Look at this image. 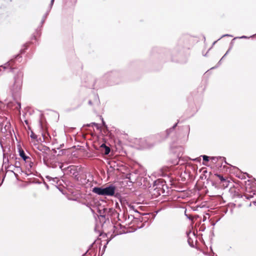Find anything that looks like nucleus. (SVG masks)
I'll use <instances>...</instances> for the list:
<instances>
[{
  "label": "nucleus",
  "instance_id": "1",
  "mask_svg": "<svg viewBox=\"0 0 256 256\" xmlns=\"http://www.w3.org/2000/svg\"><path fill=\"white\" fill-rule=\"evenodd\" d=\"M23 72L19 70L14 76V82L10 87V90L14 99L16 100L18 106L16 108L20 110L21 108V104L19 101L21 96V92L23 81Z\"/></svg>",
  "mask_w": 256,
  "mask_h": 256
},
{
  "label": "nucleus",
  "instance_id": "2",
  "mask_svg": "<svg viewBox=\"0 0 256 256\" xmlns=\"http://www.w3.org/2000/svg\"><path fill=\"white\" fill-rule=\"evenodd\" d=\"M118 76V73L116 71H112L106 73L102 78V80L106 81V84H116L118 82L116 80V77Z\"/></svg>",
  "mask_w": 256,
  "mask_h": 256
},
{
  "label": "nucleus",
  "instance_id": "3",
  "mask_svg": "<svg viewBox=\"0 0 256 256\" xmlns=\"http://www.w3.org/2000/svg\"><path fill=\"white\" fill-rule=\"evenodd\" d=\"M43 162L44 164L48 168H55L58 166L59 169H60L61 170H62V164L57 162L55 158L53 156H51L50 157L48 156L46 158V159H44Z\"/></svg>",
  "mask_w": 256,
  "mask_h": 256
},
{
  "label": "nucleus",
  "instance_id": "4",
  "mask_svg": "<svg viewBox=\"0 0 256 256\" xmlns=\"http://www.w3.org/2000/svg\"><path fill=\"white\" fill-rule=\"evenodd\" d=\"M18 152L20 156L22 158L25 163L26 168L28 170H30L34 165V163L32 161L31 158L25 154L24 150L20 147L18 148Z\"/></svg>",
  "mask_w": 256,
  "mask_h": 256
},
{
  "label": "nucleus",
  "instance_id": "5",
  "mask_svg": "<svg viewBox=\"0 0 256 256\" xmlns=\"http://www.w3.org/2000/svg\"><path fill=\"white\" fill-rule=\"evenodd\" d=\"M38 148L40 152H37V154L40 158L42 156L44 161V159H46L49 156L48 152L50 150V149L48 147L44 146H39Z\"/></svg>",
  "mask_w": 256,
  "mask_h": 256
},
{
  "label": "nucleus",
  "instance_id": "6",
  "mask_svg": "<svg viewBox=\"0 0 256 256\" xmlns=\"http://www.w3.org/2000/svg\"><path fill=\"white\" fill-rule=\"evenodd\" d=\"M178 122L176 123L172 127L170 128L169 129H167L166 132H162L160 134L157 135V136L162 137L160 141L165 140L166 138H168L171 134L174 132L175 128L177 126Z\"/></svg>",
  "mask_w": 256,
  "mask_h": 256
},
{
  "label": "nucleus",
  "instance_id": "7",
  "mask_svg": "<svg viewBox=\"0 0 256 256\" xmlns=\"http://www.w3.org/2000/svg\"><path fill=\"white\" fill-rule=\"evenodd\" d=\"M116 186L113 184H110L105 188H104L103 196H113L114 194Z\"/></svg>",
  "mask_w": 256,
  "mask_h": 256
},
{
  "label": "nucleus",
  "instance_id": "8",
  "mask_svg": "<svg viewBox=\"0 0 256 256\" xmlns=\"http://www.w3.org/2000/svg\"><path fill=\"white\" fill-rule=\"evenodd\" d=\"M107 219L108 220V217L110 216L111 218V220H115L116 218H117L119 220V214L116 210L115 209L111 208H107L106 211V215Z\"/></svg>",
  "mask_w": 256,
  "mask_h": 256
},
{
  "label": "nucleus",
  "instance_id": "9",
  "mask_svg": "<svg viewBox=\"0 0 256 256\" xmlns=\"http://www.w3.org/2000/svg\"><path fill=\"white\" fill-rule=\"evenodd\" d=\"M171 148L172 152L176 154L177 158H180L182 156L184 151V148L182 146H178L176 148L172 146Z\"/></svg>",
  "mask_w": 256,
  "mask_h": 256
},
{
  "label": "nucleus",
  "instance_id": "10",
  "mask_svg": "<svg viewBox=\"0 0 256 256\" xmlns=\"http://www.w3.org/2000/svg\"><path fill=\"white\" fill-rule=\"evenodd\" d=\"M104 188L95 186L92 188V192L98 195L103 196Z\"/></svg>",
  "mask_w": 256,
  "mask_h": 256
},
{
  "label": "nucleus",
  "instance_id": "11",
  "mask_svg": "<svg viewBox=\"0 0 256 256\" xmlns=\"http://www.w3.org/2000/svg\"><path fill=\"white\" fill-rule=\"evenodd\" d=\"M88 80L90 79L92 80V82L90 84V82H88V84L86 85V86L88 87L89 88H94L95 86L96 85V83L98 82H99V80H95L94 81L92 80V78L90 76H88Z\"/></svg>",
  "mask_w": 256,
  "mask_h": 256
},
{
  "label": "nucleus",
  "instance_id": "12",
  "mask_svg": "<svg viewBox=\"0 0 256 256\" xmlns=\"http://www.w3.org/2000/svg\"><path fill=\"white\" fill-rule=\"evenodd\" d=\"M106 211L107 208H104L102 210L98 209V212L100 217L106 218Z\"/></svg>",
  "mask_w": 256,
  "mask_h": 256
},
{
  "label": "nucleus",
  "instance_id": "13",
  "mask_svg": "<svg viewBox=\"0 0 256 256\" xmlns=\"http://www.w3.org/2000/svg\"><path fill=\"white\" fill-rule=\"evenodd\" d=\"M13 61L12 60H11L10 61L8 62L6 64H4V66H2L4 70L8 69V72H12L13 68L10 66V63Z\"/></svg>",
  "mask_w": 256,
  "mask_h": 256
},
{
  "label": "nucleus",
  "instance_id": "14",
  "mask_svg": "<svg viewBox=\"0 0 256 256\" xmlns=\"http://www.w3.org/2000/svg\"><path fill=\"white\" fill-rule=\"evenodd\" d=\"M215 175L219 178L222 182L225 183L224 184L226 185V186H228L229 181L226 180L222 176L218 174H216Z\"/></svg>",
  "mask_w": 256,
  "mask_h": 256
},
{
  "label": "nucleus",
  "instance_id": "15",
  "mask_svg": "<svg viewBox=\"0 0 256 256\" xmlns=\"http://www.w3.org/2000/svg\"><path fill=\"white\" fill-rule=\"evenodd\" d=\"M210 158L214 162H216L219 159H222L223 160H224L225 164H228V163L226 162V159L224 157L212 156Z\"/></svg>",
  "mask_w": 256,
  "mask_h": 256
},
{
  "label": "nucleus",
  "instance_id": "16",
  "mask_svg": "<svg viewBox=\"0 0 256 256\" xmlns=\"http://www.w3.org/2000/svg\"><path fill=\"white\" fill-rule=\"evenodd\" d=\"M131 216H132L134 219H135L136 221H140V222H143L144 220V218H148L147 217H143L141 216H139V217H134L131 215Z\"/></svg>",
  "mask_w": 256,
  "mask_h": 256
},
{
  "label": "nucleus",
  "instance_id": "17",
  "mask_svg": "<svg viewBox=\"0 0 256 256\" xmlns=\"http://www.w3.org/2000/svg\"><path fill=\"white\" fill-rule=\"evenodd\" d=\"M254 196H256V193H254H254L252 194H246L245 196H246V198H247V199H250L251 198H254ZM254 204H256V201H254Z\"/></svg>",
  "mask_w": 256,
  "mask_h": 256
},
{
  "label": "nucleus",
  "instance_id": "18",
  "mask_svg": "<svg viewBox=\"0 0 256 256\" xmlns=\"http://www.w3.org/2000/svg\"><path fill=\"white\" fill-rule=\"evenodd\" d=\"M21 164L20 162L19 161H16L14 166L17 169V168H20Z\"/></svg>",
  "mask_w": 256,
  "mask_h": 256
},
{
  "label": "nucleus",
  "instance_id": "19",
  "mask_svg": "<svg viewBox=\"0 0 256 256\" xmlns=\"http://www.w3.org/2000/svg\"><path fill=\"white\" fill-rule=\"evenodd\" d=\"M96 126V128L98 130L100 129V126H98V124H96V122H92V123H90V124H86V126Z\"/></svg>",
  "mask_w": 256,
  "mask_h": 256
},
{
  "label": "nucleus",
  "instance_id": "20",
  "mask_svg": "<svg viewBox=\"0 0 256 256\" xmlns=\"http://www.w3.org/2000/svg\"><path fill=\"white\" fill-rule=\"evenodd\" d=\"M110 152V148L108 147V146H106V148H104V154H106V155H107V154H108Z\"/></svg>",
  "mask_w": 256,
  "mask_h": 256
},
{
  "label": "nucleus",
  "instance_id": "21",
  "mask_svg": "<svg viewBox=\"0 0 256 256\" xmlns=\"http://www.w3.org/2000/svg\"><path fill=\"white\" fill-rule=\"evenodd\" d=\"M225 36H232L230 35V34H224L222 35L220 38H218L217 40L216 41H214L213 44H212V46H213L214 44H215L217 42L218 40H219L220 39H221L222 38H224V37H225Z\"/></svg>",
  "mask_w": 256,
  "mask_h": 256
},
{
  "label": "nucleus",
  "instance_id": "22",
  "mask_svg": "<svg viewBox=\"0 0 256 256\" xmlns=\"http://www.w3.org/2000/svg\"><path fill=\"white\" fill-rule=\"evenodd\" d=\"M50 10H51V8H50V6L47 12H46V13L43 16L42 19H44L46 20V19L47 18V16L49 14V12H50Z\"/></svg>",
  "mask_w": 256,
  "mask_h": 256
},
{
  "label": "nucleus",
  "instance_id": "23",
  "mask_svg": "<svg viewBox=\"0 0 256 256\" xmlns=\"http://www.w3.org/2000/svg\"><path fill=\"white\" fill-rule=\"evenodd\" d=\"M202 156L203 158L204 161V162H208L209 161L210 157H209L208 156H207L206 155H203V156Z\"/></svg>",
  "mask_w": 256,
  "mask_h": 256
},
{
  "label": "nucleus",
  "instance_id": "24",
  "mask_svg": "<svg viewBox=\"0 0 256 256\" xmlns=\"http://www.w3.org/2000/svg\"><path fill=\"white\" fill-rule=\"evenodd\" d=\"M94 98H95V100H94V102L96 104H98L100 103V100H99L98 95H97V94L94 95Z\"/></svg>",
  "mask_w": 256,
  "mask_h": 256
},
{
  "label": "nucleus",
  "instance_id": "25",
  "mask_svg": "<svg viewBox=\"0 0 256 256\" xmlns=\"http://www.w3.org/2000/svg\"><path fill=\"white\" fill-rule=\"evenodd\" d=\"M30 137L31 138L34 140L37 138V136L32 131L31 132Z\"/></svg>",
  "mask_w": 256,
  "mask_h": 256
},
{
  "label": "nucleus",
  "instance_id": "26",
  "mask_svg": "<svg viewBox=\"0 0 256 256\" xmlns=\"http://www.w3.org/2000/svg\"><path fill=\"white\" fill-rule=\"evenodd\" d=\"M65 152H66L65 149H63V150H60L58 154V156L63 155L64 154V153Z\"/></svg>",
  "mask_w": 256,
  "mask_h": 256
},
{
  "label": "nucleus",
  "instance_id": "27",
  "mask_svg": "<svg viewBox=\"0 0 256 256\" xmlns=\"http://www.w3.org/2000/svg\"><path fill=\"white\" fill-rule=\"evenodd\" d=\"M186 210H185L184 211V215L185 216L188 218L190 220H192V218L191 216H188V214H186Z\"/></svg>",
  "mask_w": 256,
  "mask_h": 256
},
{
  "label": "nucleus",
  "instance_id": "28",
  "mask_svg": "<svg viewBox=\"0 0 256 256\" xmlns=\"http://www.w3.org/2000/svg\"><path fill=\"white\" fill-rule=\"evenodd\" d=\"M222 58H221V59L220 60V61L218 62V63L217 65H216V66H214V67L210 69H214V68H217L219 66H220V65L221 64V62H222Z\"/></svg>",
  "mask_w": 256,
  "mask_h": 256
},
{
  "label": "nucleus",
  "instance_id": "29",
  "mask_svg": "<svg viewBox=\"0 0 256 256\" xmlns=\"http://www.w3.org/2000/svg\"><path fill=\"white\" fill-rule=\"evenodd\" d=\"M205 229H206L205 226L204 224H202L199 230L200 231H202V232H204L205 230Z\"/></svg>",
  "mask_w": 256,
  "mask_h": 256
},
{
  "label": "nucleus",
  "instance_id": "30",
  "mask_svg": "<svg viewBox=\"0 0 256 256\" xmlns=\"http://www.w3.org/2000/svg\"><path fill=\"white\" fill-rule=\"evenodd\" d=\"M8 162V158H6V157L4 156V160H3V164H5L6 162Z\"/></svg>",
  "mask_w": 256,
  "mask_h": 256
},
{
  "label": "nucleus",
  "instance_id": "31",
  "mask_svg": "<svg viewBox=\"0 0 256 256\" xmlns=\"http://www.w3.org/2000/svg\"><path fill=\"white\" fill-rule=\"evenodd\" d=\"M190 240H191V238H188V244L190 245V246L194 247V245L192 244V242H191Z\"/></svg>",
  "mask_w": 256,
  "mask_h": 256
},
{
  "label": "nucleus",
  "instance_id": "32",
  "mask_svg": "<svg viewBox=\"0 0 256 256\" xmlns=\"http://www.w3.org/2000/svg\"><path fill=\"white\" fill-rule=\"evenodd\" d=\"M102 125L104 126V128L108 130V126L106 124V122H104V119L102 118Z\"/></svg>",
  "mask_w": 256,
  "mask_h": 256
},
{
  "label": "nucleus",
  "instance_id": "33",
  "mask_svg": "<svg viewBox=\"0 0 256 256\" xmlns=\"http://www.w3.org/2000/svg\"><path fill=\"white\" fill-rule=\"evenodd\" d=\"M54 0H51L50 3V8H52L54 4Z\"/></svg>",
  "mask_w": 256,
  "mask_h": 256
},
{
  "label": "nucleus",
  "instance_id": "34",
  "mask_svg": "<svg viewBox=\"0 0 256 256\" xmlns=\"http://www.w3.org/2000/svg\"><path fill=\"white\" fill-rule=\"evenodd\" d=\"M10 172L14 173L15 177L18 179V174H16V172H14L13 170H10Z\"/></svg>",
  "mask_w": 256,
  "mask_h": 256
},
{
  "label": "nucleus",
  "instance_id": "35",
  "mask_svg": "<svg viewBox=\"0 0 256 256\" xmlns=\"http://www.w3.org/2000/svg\"><path fill=\"white\" fill-rule=\"evenodd\" d=\"M17 170L20 172H23V170H22V168L21 166L20 167V168H17Z\"/></svg>",
  "mask_w": 256,
  "mask_h": 256
},
{
  "label": "nucleus",
  "instance_id": "36",
  "mask_svg": "<svg viewBox=\"0 0 256 256\" xmlns=\"http://www.w3.org/2000/svg\"><path fill=\"white\" fill-rule=\"evenodd\" d=\"M44 184L47 190L49 189V186L47 184H46L45 182H44Z\"/></svg>",
  "mask_w": 256,
  "mask_h": 256
},
{
  "label": "nucleus",
  "instance_id": "37",
  "mask_svg": "<svg viewBox=\"0 0 256 256\" xmlns=\"http://www.w3.org/2000/svg\"><path fill=\"white\" fill-rule=\"evenodd\" d=\"M240 38H248V37L246 36H243L240 37Z\"/></svg>",
  "mask_w": 256,
  "mask_h": 256
},
{
  "label": "nucleus",
  "instance_id": "38",
  "mask_svg": "<svg viewBox=\"0 0 256 256\" xmlns=\"http://www.w3.org/2000/svg\"><path fill=\"white\" fill-rule=\"evenodd\" d=\"M88 104L92 106V102L91 100H89L88 102Z\"/></svg>",
  "mask_w": 256,
  "mask_h": 256
},
{
  "label": "nucleus",
  "instance_id": "39",
  "mask_svg": "<svg viewBox=\"0 0 256 256\" xmlns=\"http://www.w3.org/2000/svg\"><path fill=\"white\" fill-rule=\"evenodd\" d=\"M72 168H74V166H70L68 167V168H70V172H72V170H73V169Z\"/></svg>",
  "mask_w": 256,
  "mask_h": 256
},
{
  "label": "nucleus",
  "instance_id": "40",
  "mask_svg": "<svg viewBox=\"0 0 256 256\" xmlns=\"http://www.w3.org/2000/svg\"><path fill=\"white\" fill-rule=\"evenodd\" d=\"M44 22H45V20L42 18L41 22H40L42 26Z\"/></svg>",
  "mask_w": 256,
  "mask_h": 256
},
{
  "label": "nucleus",
  "instance_id": "41",
  "mask_svg": "<svg viewBox=\"0 0 256 256\" xmlns=\"http://www.w3.org/2000/svg\"><path fill=\"white\" fill-rule=\"evenodd\" d=\"M106 146H107L106 144H102V145H101V147L102 148H106Z\"/></svg>",
  "mask_w": 256,
  "mask_h": 256
},
{
  "label": "nucleus",
  "instance_id": "42",
  "mask_svg": "<svg viewBox=\"0 0 256 256\" xmlns=\"http://www.w3.org/2000/svg\"><path fill=\"white\" fill-rule=\"evenodd\" d=\"M64 146V144H62L60 145V147L57 148H56L58 150H59L60 148H62V147Z\"/></svg>",
  "mask_w": 256,
  "mask_h": 256
},
{
  "label": "nucleus",
  "instance_id": "43",
  "mask_svg": "<svg viewBox=\"0 0 256 256\" xmlns=\"http://www.w3.org/2000/svg\"><path fill=\"white\" fill-rule=\"evenodd\" d=\"M46 178L48 180H50L51 178H52L50 176H46Z\"/></svg>",
  "mask_w": 256,
  "mask_h": 256
},
{
  "label": "nucleus",
  "instance_id": "44",
  "mask_svg": "<svg viewBox=\"0 0 256 256\" xmlns=\"http://www.w3.org/2000/svg\"><path fill=\"white\" fill-rule=\"evenodd\" d=\"M230 50V48L228 50L227 52H226V53L225 54L226 55H227L228 54V53L229 52Z\"/></svg>",
  "mask_w": 256,
  "mask_h": 256
},
{
  "label": "nucleus",
  "instance_id": "45",
  "mask_svg": "<svg viewBox=\"0 0 256 256\" xmlns=\"http://www.w3.org/2000/svg\"><path fill=\"white\" fill-rule=\"evenodd\" d=\"M56 148H54L52 149V151L54 152V154H56Z\"/></svg>",
  "mask_w": 256,
  "mask_h": 256
},
{
  "label": "nucleus",
  "instance_id": "46",
  "mask_svg": "<svg viewBox=\"0 0 256 256\" xmlns=\"http://www.w3.org/2000/svg\"><path fill=\"white\" fill-rule=\"evenodd\" d=\"M194 161H198V158H196L194 159L193 160Z\"/></svg>",
  "mask_w": 256,
  "mask_h": 256
},
{
  "label": "nucleus",
  "instance_id": "47",
  "mask_svg": "<svg viewBox=\"0 0 256 256\" xmlns=\"http://www.w3.org/2000/svg\"><path fill=\"white\" fill-rule=\"evenodd\" d=\"M206 220V217L204 216V218H203V220H202V221H203V222H204Z\"/></svg>",
  "mask_w": 256,
  "mask_h": 256
},
{
  "label": "nucleus",
  "instance_id": "48",
  "mask_svg": "<svg viewBox=\"0 0 256 256\" xmlns=\"http://www.w3.org/2000/svg\"><path fill=\"white\" fill-rule=\"evenodd\" d=\"M87 252H88V250H87V251H86L84 254L82 255V256H86V254Z\"/></svg>",
  "mask_w": 256,
  "mask_h": 256
},
{
  "label": "nucleus",
  "instance_id": "49",
  "mask_svg": "<svg viewBox=\"0 0 256 256\" xmlns=\"http://www.w3.org/2000/svg\"><path fill=\"white\" fill-rule=\"evenodd\" d=\"M18 57H20V58L21 56H20V54H18V55H16V58H18Z\"/></svg>",
  "mask_w": 256,
  "mask_h": 256
},
{
  "label": "nucleus",
  "instance_id": "50",
  "mask_svg": "<svg viewBox=\"0 0 256 256\" xmlns=\"http://www.w3.org/2000/svg\"><path fill=\"white\" fill-rule=\"evenodd\" d=\"M106 247V244H105V245L104 246L103 249L104 250Z\"/></svg>",
  "mask_w": 256,
  "mask_h": 256
},
{
  "label": "nucleus",
  "instance_id": "51",
  "mask_svg": "<svg viewBox=\"0 0 256 256\" xmlns=\"http://www.w3.org/2000/svg\"><path fill=\"white\" fill-rule=\"evenodd\" d=\"M226 54H224V56L222 58V59H223L224 57H226Z\"/></svg>",
  "mask_w": 256,
  "mask_h": 256
},
{
  "label": "nucleus",
  "instance_id": "52",
  "mask_svg": "<svg viewBox=\"0 0 256 256\" xmlns=\"http://www.w3.org/2000/svg\"><path fill=\"white\" fill-rule=\"evenodd\" d=\"M148 214H144L142 215H143L144 216H147Z\"/></svg>",
  "mask_w": 256,
  "mask_h": 256
},
{
  "label": "nucleus",
  "instance_id": "53",
  "mask_svg": "<svg viewBox=\"0 0 256 256\" xmlns=\"http://www.w3.org/2000/svg\"><path fill=\"white\" fill-rule=\"evenodd\" d=\"M54 178L56 179V181H58V178L56 177V178Z\"/></svg>",
  "mask_w": 256,
  "mask_h": 256
},
{
  "label": "nucleus",
  "instance_id": "54",
  "mask_svg": "<svg viewBox=\"0 0 256 256\" xmlns=\"http://www.w3.org/2000/svg\"><path fill=\"white\" fill-rule=\"evenodd\" d=\"M3 181H4V180H2V182H0V186H1V185L2 184V183Z\"/></svg>",
  "mask_w": 256,
  "mask_h": 256
},
{
  "label": "nucleus",
  "instance_id": "55",
  "mask_svg": "<svg viewBox=\"0 0 256 256\" xmlns=\"http://www.w3.org/2000/svg\"><path fill=\"white\" fill-rule=\"evenodd\" d=\"M144 226V225L142 224V226H139V228H142Z\"/></svg>",
  "mask_w": 256,
  "mask_h": 256
},
{
  "label": "nucleus",
  "instance_id": "56",
  "mask_svg": "<svg viewBox=\"0 0 256 256\" xmlns=\"http://www.w3.org/2000/svg\"><path fill=\"white\" fill-rule=\"evenodd\" d=\"M142 146L144 148V147H146V146H145V145L144 144H142Z\"/></svg>",
  "mask_w": 256,
  "mask_h": 256
},
{
  "label": "nucleus",
  "instance_id": "57",
  "mask_svg": "<svg viewBox=\"0 0 256 256\" xmlns=\"http://www.w3.org/2000/svg\"><path fill=\"white\" fill-rule=\"evenodd\" d=\"M40 125H42V123H41L40 121Z\"/></svg>",
  "mask_w": 256,
  "mask_h": 256
},
{
  "label": "nucleus",
  "instance_id": "58",
  "mask_svg": "<svg viewBox=\"0 0 256 256\" xmlns=\"http://www.w3.org/2000/svg\"><path fill=\"white\" fill-rule=\"evenodd\" d=\"M135 212L139 213L136 210H135Z\"/></svg>",
  "mask_w": 256,
  "mask_h": 256
},
{
  "label": "nucleus",
  "instance_id": "59",
  "mask_svg": "<svg viewBox=\"0 0 256 256\" xmlns=\"http://www.w3.org/2000/svg\"><path fill=\"white\" fill-rule=\"evenodd\" d=\"M212 226H214V225H215V223H213V224H212Z\"/></svg>",
  "mask_w": 256,
  "mask_h": 256
},
{
  "label": "nucleus",
  "instance_id": "60",
  "mask_svg": "<svg viewBox=\"0 0 256 256\" xmlns=\"http://www.w3.org/2000/svg\"><path fill=\"white\" fill-rule=\"evenodd\" d=\"M246 174L247 176H248V177H249L248 174L246 173Z\"/></svg>",
  "mask_w": 256,
  "mask_h": 256
},
{
  "label": "nucleus",
  "instance_id": "61",
  "mask_svg": "<svg viewBox=\"0 0 256 256\" xmlns=\"http://www.w3.org/2000/svg\"><path fill=\"white\" fill-rule=\"evenodd\" d=\"M141 140H142V142H144V140H142V139Z\"/></svg>",
  "mask_w": 256,
  "mask_h": 256
}]
</instances>
